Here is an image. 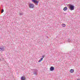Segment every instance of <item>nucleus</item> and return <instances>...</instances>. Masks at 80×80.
I'll return each mask as SVG.
<instances>
[{
    "mask_svg": "<svg viewBox=\"0 0 80 80\" xmlns=\"http://www.w3.org/2000/svg\"><path fill=\"white\" fill-rule=\"evenodd\" d=\"M67 6L68 7H69V9L70 10H74V6L72 5L69 4H68L67 5Z\"/></svg>",
    "mask_w": 80,
    "mask_h": 80,
    "instance_id": "obj_1",
    "label": "nucleus"
},
{
    "mask_svg": "<svg viewBox=\"0 0 80 80\" xmlns=\"http://www.w3.org/2000/svg\"><path fill=\"white\" fill-rule=\"evenodd\" d=\"M33 72V74L35 75H37L38 73V70L37 69H33L32 70Z\"/></svg>",
    "mask_w": 80,
    "mask_h": 80,
    "instance_id": "obj_2",
    "label": "nucleus"
},
{
    "mask_svg": "<svg viewBox=\"0 0 80 80\" xmlns=\"http://www.w3.org/2000/svg\"><path fill=\"white\" fill-rule=\"evenodd\" d=\"M29 8H34V4L32 3H30L29 4Z\"/></svg>",
    "mask_w": 80,
    "mask_h": 80,
    "instance_id": "obj_3",
    "label": "nucleus"
},
{
    "mask_svg": "<svg viewBox=\"0 0 80 80\" xmlns=\"http://www.w3.org/2000/svg\"><path fill=\"white\" fill-rule=\"evenodd\" d=\"M5 50V48L3 46L0 47V52H3Z\"/></svg>",
    "mask_w": 80,
    "mask_h": 80,
    "instance_id": "obj_4",
    "label": "nucleus"
},
{
    "mask_svg": "<svg viewBox=\"0 0 80 80\" xmlns=\"http://www.w3.org/2000/svg\"><path fill=\"white\" fill-rule=\"evenodd\" d=\"M32 2L35 3V4H38V1L37 0H31Z\"/></svg>",
    "mask_w": 80,
    "mask_h": 80,
    "instance_id": "obj_5",
    "label": "nucleus"
},
{
    "mask_svg": "<svg viewBox=\"0 0 80 80\" xmlns=\"http://www.w3.org/2000/svg\"><path fill=\"white\" fill-rule=\"evenodd\" d=\"M54 69H55V68L53 66L51 67L50 68V71H53V70H54Z\"/></svg>",
    "mask_w": 80,
    "mask_h": 80,
    "instance_id": "obj_6",
    "label": "nucleus"
},
{
    "mask_svg": "<svg viewBox=\"0 0 80 80\" xmlns=\"http://www.w3.org/2000/svg\"><path fill=\"white\" fill-rule=\"evenodd\" d=\"M21 80H25V76H23L21 77Z\"/></svg>",
    "mask_w": 80,
    "mask_h": 80,
    "instance_id": "obj_7",
    "label": "nucleus"
},
{
    "mask_svg": "<svg viewBox=\"0 0 80 80\" xmlns=\"http://www.w3.org/2000/svg\"><path fill=\"white\" fill-rule=\"evenodd\" d=\"M70 73H73V72H74V70L71 69L70 70Z\"/></svg>",
    "mask_w": 80,
    "mask_h": 80,
    "instance_id": "obj_8",
    "label": "nucleus"
},
{
    "mask_svg": "<svg viewBox=\"0 0 80 80\" xmlns=\"http://www.w3.org/2000/svg\"><path fill=\"white\" fill-rule=\"evenodd\" d=\"M63 10H64V11H66V10H67V7H65L64 8Z\"/></svg>",
    "mask_w": 80,
    "mask_h": 80,
    "instance_id": "obj_9",
    "label": "nucleus"
},
{
    "mask_svg": "<svg viewBox=\"0 0 80 80\" xmlns=\"http://www.w3.org/2000/svg\"><path fill=\"white\" fill-rule=\"evenodd\" d=\"M43 60V58H41L38 61V62H40L41 61H42Z\"/></svg>",
    "mask_w": 80,
    "mask_h": 80,
    "instance_id": "obj_10",
    "label": "nucleus"
},
{
    "mask_svg": "<svg viewBox=\"0 0 80 80\" xmlns=\"http://www.w3.org/2000/svg\"><path fill=\"white\" fill-rule=\"evenodd\" d=\"M62 27H66V25L65 24H62Z\"/></svg>",
    "mask_w": 80,
    "mask_h": 80,
    "instance_id": "obj_11",
    "label": "nucleus"
},
{
    "mask_svg": "<svg viewBox=\"0 0 80 80\" xmlns=\"http://www.w3.org/2000/svg\"><path fill=\"white\" fill-rule=\"evenodd\" d=\"M23 13H19V15H23Z\"/></svg>",
    "mask_w": 80,
    "mask_h": 80,
    "instance_id": "obj_12",
    "label": "nucleus"
},
{
    "mask_svg": "<svg viewBox=\"0 0 80 80\" xmlns=\"http://www.w3.org/2000/svg\"><path fill=\"white\" fill-rule=\"evenodd\" d=\"M4 12V10L3 9H2V11H1V13H3Z\"/></svg>",
    "mask_w": 80,
    "mask_h": 80,
    "instance_id": "obj_13",
    "label": "nucleus"
},
{
    "mask_svg": "<svg viewBox=\"0 0 80 80\" xmlns=\"http://www.w3.org/2000/svg\"><path fill=\"white\" fill-rule=\"evenodd\" d=\"M68 42H69V43H70V40L69 39H68Z\"/></svg>",
    "mask_w": 80,
    "mask_h": 80,
    "instance_id": "obj_14",
    "label": "nucleus"
},
{
    "mask_svg": "<svg viewBox=\"0 0 80 80\" xmlns=\"http://www.w3.org/2000/svg\"><path fill=\"white\" fill-rule=\"evenodd\" d=\"M45 57V55L42 56V58H44Z\"/></svg>",
    "mask_w": 80,
    "mask_h": 80,
    "instance_id": "obj_15",
    "label": "nucleus"
},
{
    "mask_svg": "<svg viewBox=\"0 0 80 80\" xmlns=\"http://www.w3.org/2000/svg\"><path fill=\"white\" fill-rule=\"evenodd\" d=\"M77 80H80V79H77Z\"/></svg>",
    "mask_w": 80,
    "mask_h": 80,
    "instance_id": "obj_16",
    "label": "nucleus"
},
{
    "mask_svg": "<svg viewBox=\"0 0 80 80\" xmlns=\"http://www.w3.org/2000/svg\"><path fill=\"white\" fill-rule=\"evenodd\" d=\"M0 61H1V59L0 58Z\"/></svg>",
    "mask_w": 80,
    "mask_h": 80,
    "instance_id": "obj_17",
    "label": "nucleus"
},
{
    "mask_svg": "<svg viewBox=\"0 0 80 80\" xmlns=\"http://www.w3.org/2000/svg\"><path fill=\"white\" fill-rule=\"evenodd\" d=\"M47 38H48V36H47Z\"/></svg>",
    "mask_w": 80,
    "mask_h": 80,
    "instance_id": "obj_18",
    "label": "nucleus"
}]
</instances>
